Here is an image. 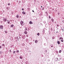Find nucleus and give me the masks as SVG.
Returning <instances> with one entry per match:
<instances>
[{"instance_id": "32", "label": "nucleus", "mask_w": 64, "mask_h": 64, "mask_svg": "<svg viewBox=\"0 0 64 64\" xmlns=\"http://www.w3.org/2000/svg\"><path fill=\"white\" fill-rule=\"evenodd\" d=\"M22 46H25V44H24V43L22 44Z\"/></svg>"}, {"instance_id": "53", "label": "nucleus", "mask_w": 64, "mask_h": 64, "mask_svg": "<svg viewBox=\"0 0 64 64\" xmlns=\"http://www.w3.org/2000/svg\"><path fill=\"white\" fill-rule=\"evenodd\" d=\"M8 5H10V4H9V3H8Z\"/></svg>"}, {"instance_id": "13", "label": "nucleus", "mask_w": 64, "mask_h": 64, "mask_svg": "<svg viewBox=\"0 0 64 64\" xmlns=\"http://www.w3.org/2000/svg\"><path fill=\"white\" fill-rule=\"evenodd\" d=\"M22 13L23 15H25L26 13L24 12V11H23V12H22Z\"/></svg>"}, {"instance_id": "5", "label": "nucleus", "mask_w": 64, "mask_h": 64, "mask_svg": "<svg viewBox=\"0 0 64 64\" xmlns=\"http://www.w3.org/2000/svg\"><path fill=\"white\" fill-rule=\"evenodd\" d=\"M29 39L28 38H26V41L27 42V43H28L29 42Z\"/></svg>"}, {"instance_id": "7", "label": "nucleus", "mask_w": 64, "mask_h": 64, "mask_svg": "<svg viewBox=\"0 0 64 64\" xmlns=\"http://www.w3.org/2000/svg\"><path fill=\"white\" fill-rule=\"evenodd\" d=\"M51 20L52 22L54 23V19L53 18H51Z\"/></svg>"}, {"instance_id": "8", "label": "nucleus", "mask_w": 64, "mask_h": 64, "mask_svg": "<svg viewBox=\"0 0 64 64\" xmlns=\"http://www.w3.org/2000/svg\"><path fill=\"white\" fill-rule=\"evenodd\" d=\"M6 9L7 10H9L10 8H9L8 7H7L6 8Z\"/></svg>"}, {"instance_id": "64", "label": "nucleus", "mask_w": 64, "mask_h": 64, "mask_svg": "<svg viewBox=\"0 0 64 64\" xmlns=\"http://www.w3.org/2000/svg\"><path fill=\"white\" fill-rule=\"evenodd\" d=\"M32 12H34V10H32Z\"/></svg>"}, {"instance_id": "6", "label": "nucleus", "mask_w": 64, "mask_h": 64, "mask_svg": "<svg viewBox=\"0 0 64 64\" xmlns=\"http://www.w3.org/2000/svg\"><path fill=\"white\" fill-rule=\"evenodd\" d=\"M58 60V58H56L55 59V61H57Z\"/></svg>"}, {"instance_id": "1", "label": "nucleus", "mask_w": 64, "mask_h": 64, "mask_svg": "<svg viewBox=\"0 0 64 64\" xmlns=\"http://www.w3.org/2000/svg\"><path fill=\"white\" fill-rule=\"evenodd\" d=\"M3 21L4 22H6V21H7V18H5L4 17H3Z\"/></svg>"}, {"instance_id": "21", "label": "nucleus", "mask_w": 64, "mask_h": 64, "mask_svg": "<svg viewBox=\"0 0 64 64\" xmlns=\"http://www.w3.org/2000/svg\"><path fill=\"white\" fill-rule=\"evenodd\" d=\"M50 46L51 47H52H52H53V44H51L50 45Z\"/></svg>"}, {"instance_id": "26", "label": "nucleus", "mask_w": 64, "mask_h": 64, "mask_svg": "<svg viewBox=\"0 0 64 64\" xmlns=\"http://www.w3.org/2000/svg\"><path fill=\"white\" fill-rule=\"evenodd\" d=\"M16 17L17 18H19V15L18 14H17L16 16Z\"/></svg>"}, {"instance_id": "48", "label": "nucleus", "mask_w": 64, "mask_h": 64, "mask_svg": "<svg viewBox=\"0 0 64 64\" xmlns=\"http://www.w3.org/2000/svg\"><path fill=\"white\" fill-rule=\"evenodd\" d=\"M50 24H50H51V22H49V24Z\"/></svg>"}, {"instance_id": "54", "label": "nucleus", "mask_w": 64, "mask_h": 64, "mask_svg": "<svg viewBox=\"0 0 64 64\" xmlns=\"http://www.w3.org/2000/svg\"><path fill=\"white\" fill-rule=\"evenodd\" d=\"M47 50H46L45 51V52L47 53Z\"/></svg>"}, {"instance_id": "61", "label": "nucleus", "mask_w": 64, "mask_h": 64, "mask_svg": "<svg viewBox=\"0 0 64 64\" xmlns=\"http://www.w3.org/2000/svg\"><path fill=\"white\" fill-rule=\"evenodd\" d=\"M21 18V16H19L20 18Z\"/></svg>"}, {"instance_id": "17", "label": "nucleus", "mask_w": 64, "mask_h": 64, "mask_svg": "<svg viewBox=\"0 0 64 64\" xmlns=\"http://www.w3.org/2000/svg\"><path fill=\"white\" fill-rule=\"evenodd\" d=\"M20 59H23V57L22 56H20Z\"/></svg>"}, {"instance_id": "4", "label": "nucleus", "mask_w": 64, "mask_h": 64, "mask_svg": "<svg viewBox=\"0 0 64 64\" xmlns=\"http://www.w3.org/2000/svg\"><path fill=\"white\" fill-rule=\"evenodd\" d=\"M3 26L2 25H1L0 26V29H3Z\"/></svg>"}, {"instance_id": "31", "label": "nucleus", "mask_w": 64, "mask_h": 64, "mask_svg": "<svg viewBox=\"0 0 64 64\" xmlns=\"http://www.w3.org/2000/svg\"><path fill=\"white\" fill-rule=\"evenodd\" d=\"M13 53L14 54H15V52H16V51H13Z\"/></svg>"}, {"instance_id": "9", "label": "nucleus", "mask_w": 64, "mask_h": 64, "mask_svg": "<svg viewBox=\"0 0 64 64\" xmlns=\"http://www.w3.org/2000/svg\"><path fill=\"white\" fill-rule=\"evenodd\" d=\"M29 24H33V22H32L31 21H30L29 22Z\"/></svg>"}, {"instance_id": "36", "label": "nucleus", "mask_w": 64, "mask_h": 64, "mask_svg": "<svg viewBox=\"0 0 64 64\" xmlns=\"http://www.w3.org/2000/svg\"><path fill=\"white\" fill-rule=\"evenodd\" d=\"M20 39V38H17V40H18V41H19V39Z\"/></svg>"}, {"instance_id": "16", "label": "nucleus", "mask_w": 64, "mask_h": 64, "mask_svg": "<svg viewBox=\"0 0 64 64\" xmlns=\"http://www.w3.org/2000/svg\"><path fill=\"white\" fill-rule=\"evenodd\" d=\"M38 42V41L37 40H35V43H37Z\"/></svg>"}, {"instance_id": "25", "label": "nucleus", "mask_w": 64, "mask_h": 64, "mask_svg": "<svg viewBox=\"0 0 64 64\" xmlns=\"http://www.w3.org/2000/svg\"><path fill=\"white\" fill-rule=\"evenodd\" d=\"M42 13H41L40 14H39V16H42Z\"/></svg>"}, {"instance_id": "51", "label": "nucleus", "mask_w": 64, "mask_h": 64, "mask_svg": "<svg viewBox=\"0 0 64 64\" xmlns=\"http://www.w3.org/2000/svg\"><path fill=\"white\" fill-rule=\"evenodd\" d=\"M60 13H59V12H58V15H60Z\"/></svg>"}, {"instance_id": "40", "label": "nucleus", "mask_w": 64, "mask_h": 64, "mask_svg": "<svg viewBox=\"0 0 64 64\" xmlns=\"http://www.w3.org/2000/svg\"><path fill=\"white\" fill-rule=\"evenodd\" d=\"M45 26L46 27H48V25H47V24H46Z\"/></svg>"}, {"instance_id": "20", "label": "nucleus", "mask_w": 64, "mask_h": 64, "mask_svg": "<svg viewBox=\"0 0 64 64\" xmlns=\"http://www.w3.org/2000/svg\"><path fill=\"white\" fill-rule=\"evenodd\" d=\"M61 39L62 40H63V38H62V37H60V40H61Z\"/></svg>"}, {"instance_id": "35", "label": "nucleus", "mask_w": 64, "mask_h": 64, "mask_svg": "<svg viewBox=\"0 0 64 64\" xmlns=\"http://www.w3.org/2000/svg\"><path fill=\"white\" fill-rule=\"evenodd\" d=\"M51 16H49V18L51 19Z\"/></svg>"}, {"instance_id": "45", "label": "nucleus", "mask_w": 64, "mask_h": 64, "mask_svg": "<svg viewBox=\"0 0 64 64\" xmlns=\"http://www.w3.org/2000/svg\"><path fill=\"white\" fill-rule=\"evenodd\" d=\"M62 22L64 23V20H62Z\"/></svg>"}, {"instance_id": "39", "label": "nucleus", "mask_w": 64, "mask_h": 64, "mask_svg": "<svg viewBox=\"0 0 64 64\" xmlns=\"http://www.w3.org/2000/svg\"><path fill=\"white\" fill-rule=\"evenodd\" d=\"M62 19H64V16H62Z\"/></svg>"}, {"instance_id": "30", "label": "nucleus", "mask_w": 64, "mask_h": 64, "mask_svg": "<svg viewBox=\"0 0 64 64\" xmlns=\"http://www.w3.org/2000/svg\"><path fill=\"white\" fill-rule=\"evenodd\" d=\"M34 20H37V18L35 17V18H34Z\"/></svg>"}, {"instance_id": "14", "label": "nucleus", "mask_w": 64, "mask_h": 64, "mask_svg": "<svg viewBox=\"0 0 64 64\" xmlns=\"http://www.w3.org/2000/svg\"><path fill=\"white\" fill-rule=\"evenodd\" d=\"M22 1L23 3H24L25 2V0H22Z\"/></svg>"}, {"instance_id": "18", "label": "nucleus", "mask_w": 64, "mask_h": 64, "mask_svg": "<svg viewBox=\"0 0 64 64\" xmlns=\"http://www.w3.org/2000/svg\"><path fill=\"white\" fill-rule=\"evenodd\" d=\"M45 13H46L47 16H48V12H45Z\"/></svg>"}, {"instance_id": "10", "label": "nucleus", "mask_w": 64, "mask_h": 64, "mask_svg": "<svg viewBox=\"0 0 64 64\" xmlns=\"http://www.w3.org/2000/svg\"><path fill=\"white\" fill-rule=\"evenodd\" d=\"M2 47H3V48H5V44H3L2 45Z\"/></svg>"}, {"instance_id": "19", "label": "nucleus", "mask_w": 64, "mask_h": 64, "mask_svg": "<svg viewBox=\"0 0 64 64\" xmlns=\"http://www.w3.org/2000/svg\"><path fill=\"white\" fill-rule=\"evenodd\" d=\"M7 21L8 22V24H10V21L8 20H7Z\"/></svg>"}, {"instance_id": "50", "label": "nucleus", "mask_w": 64, "mask_h": 64, "mask_svg": "<svg viewBox=\"0 0 64 64\" xmlns=\"http://www.w3.org/2000/svg\"><path fill=\"white\" fill-rule=\"evenodd\" d=\"M34 2H36V0H34Z\"/></svg>"}, {"instance_id": "62", "label": "nucleus", "mask_w": 64, "mask_h": 64, "mask_svg": "<svg viewBox=\"0 0 64 64\" xmlns=\"http://www.w3.org/2000/svg\"><path fill=\"white\" fill-rule=\"evenodd\" d=\"M52 39H54V38H53V37H52Z\"/></svg>"}, {"instance_id": "11", "label": "nucleus", "mask_w": 64, "mask_h": 64, "mask_svg": "<svg viewBox=\"0 0 64 64\" xmlns=\"http://www.w3.org/2000/svg\"><path fill=\"white\" fill-rule=\"evenodd\" d=\"M24 33L25 34H27V31H25L24 32Z\"/></svg>"}, {"instance_id": "23", "label": "nucleus", "mask_w": 64, "mask_h": 64, "mask_svg": "<svg viewBox=\"0 0 64 64\" xmlns=\"http://www.w3.org/2000/svg\"><path fill=\"white\" fill-rule=\"evenodd\" d=\"M42 32L43 33H45V30L44 29L42 31Z\"/></svg>"}, {"instance_id": "12", "label": "nucleus", "mask_w": 64, "mask_h": 64, "mask_svg": "<svg viewBox=\"0 0 64 64\" xmlns=\"http://www.w3.org/2000/svg\"><path fill=\"white\" fill-rule=\"evenodd\" d=\"M19 36H22V34L20 33H19V34H18Z\"/></svg>"}, {"instance_id": "47", "label": "nucleus", "mask_w": 64, "mask_h": 64, "mask_svg": "<svg viewBox=\"0 0 64 64\" xmlns=\"http://www.w3.org/2000/svg\"><path fill=\"white\" fill-rule=\"evenodd\" d=\"M40 25H42V24L41 23H40Z\"/></svg>"}, {"instance_id": "46", "label": "nucleus", "mask_w": 64, "mask_h": 64, "mask_svg": "<svg viewBox=\"0 0 64 64\" xmlns=\"http://www.w3.org/2000/svg\"><path fill=\"white\" fill-rule=\"evenodd\" d=\"M42 10H44V7L42 8Z\"/></svg>"}, {"instance_id": "55", "label": "nucleus", "mask_w": 64, "mask_h": 64, "mask_svg": "<svg viewBox=\"0 0 64 64\" xmlns=\"http://www.w3.org/2000/svg\"><path fill=\"white\" fill-rule=\"evenodd\" d=\"M11 52V50H10V53Z\"/></svg>"}, {"instance_id": "63", "label": "nucleus", "mask_w": 64, "mask_h": 64, "mask_svg": "<svg viewBox=\"0 0 64 64\" xmlns=\"http://www.w3.org/2000/svg\"><path fill=\"white\" fill-rule=\"evenodd\" d=\"M54 8H52V10L53 11V10H54Z\"/></svg>"}, {"instance_id": "38", "label": "nucleus", "mask_w": 64, "mask_h": 64, "mask_svg": "<svg viewBox=\"0 0 64 64\" xmlns=\"http://www.w3.org/2000/svg\"><path fill=\"white\" fill-rule=\"evenodd\" d=\"M53 29L52 28H50V30H51V31H52V30H53Z\"/></svg>"}, {"instance_id": "60", "label": "nucleus", "mask_w": 64, "mask_h": 64, "mask_svg": "<svg viewBox=\"0 0 64 64\" xmlns=\"http://www.w3.org/2000/svg\"><path fill=\"white\" fill-rule=\"evenodd\" d=\"M27 9H28V10H29V9H30V8H27Z\"/></svg>"}, {"instance_id": "59", "label": "nucleus", "mask_w": 64, "mask_h": 64, "mask_svg": "<svg viewBox=\"0 0 64 64\" xmlns=\"http://www.w3.org/2000/svg\"><path fill=\"white\" fill-rule=\"evenodd\" d=\"M2 53H1V51H0V54H1Z\"/></svg>"}, {"instance_id": "29", "label": "nucleus", "mask_w": 64, "mask_h": 64, "mask_svg": "<svg viewBox=\"0 0 64 64\" xmlns=\"http://www.w3.org/2000/svg\"><path fill=\"white\" fill-rule=\"evenodd\" d=\"M61 52H62V50H60L59 51V53H61Z\"/></svg>"}, {"instance_id": "57", "label": "nucleus", "mask_w": 64, "mask_h": 64, "mask_svg": "<svg viewBox=\"0 0 64 64\" xmlns=\"http://www.w3.org/2000/svg\"><path fill=\"white\" fill-rule=\"evenodd\" d=\"M57 27H59V24H57Z\"/></svg>"}, {"instance_id": "24", "label": "nucleus", "mask_w": 64, "mask_h": 64, "mask_svg": "<svg viewBox=\"0 0 64 64\" xmlns=\"http://www.w3.org/2000/svg\"><path fill=\"white\" fill-rule=\"evenodd\" d=\"M16 53H18L19 52V51L18 50H16Z\"/></svg>"}, {"instance_id": "42", "label": "nucleus", "mask_w": 64, "mask_h": 64, "mask_svg": "<svg viewBox=\"0 0 64 64\" xmlns=\"http://www.w3.org/2000/svg\"><path fill=\"white\" fill-rule=\"evenodd\" d=\"M44 24H45V23H46V21H44Z\"/></svg>"}, {"instance_id": "34", "label": "nucleus", "mask_w": 64, "mask_h": 64, "mask_svg": "<svg viewBox=\"0 0 64 64\" xmlns=\"http://www.w3.org/2000/svg\"><path fill=\"white\" fill-rule=\"evenodd\" d=\"M37 35H38V36H39V35H40V34H39V33H38L37 34Z\"/></svg>"}, {"instance_id": "3", "label": "nucleus", "mask_w": 64, "mask_h": 64, "mask_svg": "<svg viewBox=\"0 0 64 64\" xmlns=\"http://www.w3.org/2000/svg\"><path fill=\"white\" fill-rule=\"evenodd\" d=\"M24 23V22H23V21H22V20H21L20 22V24L21 25H22V26H23V25H24V24H23Z\"/></svg>"}, {"instance_id": "52", "label": "nucleus", "mask_w": 64, "mask_h": 64, "mask_svg": "<svg viewBox=\"0 0 64 64\" xmlns=\"http://www.w3.org/2000/svg\"><path fill=\"white\" fill-rule=\"evenodd\" d=\"M22 10L23 11H24V8H22Z\"/></svg>"}, {"instance_id": "33", "label": "nucleus", "mask_w": 64, "mask_h": 64, "mask_svg": "<svg viewBox=\"0 0 64 64\" xmlns=\"http://www.w3.org/2000/svg\"><path fill=\"white\" fill-rule=\"evenodd\" d=\"M27 30V28L26 27L25 28V30L26 31Z\"/></svg>"}, {"instance_id": "58", "label": "nucleus", "mask_w": 64, "mask_h": 64, "mask_svg": "<svg viewBox=\"0 0 64 64\" xmlns=\"http://www.w3.org/2000/svg\"><path fill=\"white\" fill-rule=\"evenodd\" d=\"M0 49H1L2 48V47H1V46H0Z\"/></svg>"}, {"instance_id": "27", "label": "nucleus", "mask_w": 64, "mask_h": 64, "mask_svg": "<svg viewBox=\"0 0 64 64\" xmlns=\"http://www.w3.org/2000/svg\"><path fill=\"white\" fill-rule=\"evenodd\" d=\"M4 32H5L6 34H7V33L8 32H7V31L6 30L4 31Z\"/></svg>"}, {"instance_id": "44", "label": "nucleus", "mask_w": 64, "mask_h": 64, "mask_svg": "<svg viewBox=\"0 0 64 64\" xmlns=\"http://www.w3.org/2000/svg\"><path fill=\"white\" fill-rule=\"evenodd\" d=\"M19 2V3H18V4L20 3H20H21V1L20 0Z\"/></svg>"}, {"instance_id": "22", "label": "nucleus", "mask_w": 64, "mask_h": 64, "mask_svg": "<svg viewBox=\"0 0 64 64\" xmlns=\"http://www.w3.org/2000/svg\"><path fill=\"white\" fill-rule=\"evenodd\" d=\"M57 43H58V44H60V42L59 41H58Z\"/></svg>"}, {"instance_id": "49", "label": "nucleus", "mask_w": 64, "mask_h": 64, "mask_svg": "<svg viewBox=\"0 0 64 64\" xmlns=\"http://www.w3.org/2000/svg\"><path fill=\"white\" fill-rule=\"evenodd\" d=\"M26 37H28V35L27 34H26Z\"/></svg>"}, {"instance_id": "43", "label": "nucleus", "mask_w": 64, "mask_h": 64, "mask_svg": "<svg viewBox=\"0 0 64 64\" xmlns=\"http://www.w3.org/2000/svg\"><path fill=\"white\" fill-rule=\"evenodd\" d=\"M61 41L62 42H63L64 41H63V40H61Z\"/></svg>"}, {"instance_id": "28", "label": "nucleus", "mask_w": 64, "mask_h": 64, "mask_svg": "<svg viewBox=\"0 0 64 64\" xmlns=\"http://www.w3.org/2000/svg\"><path fill=\"white\" fill-rule=\"evenodd\" d=\"M10 26L11 27H12H12H13V26H14V25L13 24L11 25Z\"/></svg>"}, {"instance_id": "2", "label": "nucleus", "mask_w": 64, "mask_h": 64, "mask_svg": "<svg viewBox=\"0 0 64 64\" xmlns=\"http://www.w3.org/2000/svg\"><path fill=\"white\" fill-rule=\"evenodd\" d=\"M26 36L25 35H22V38L23 39H24L25 38V37Z\"/></svg>"}, {"instance_id": "56", "label": "nucleus", "mask_w": 64, "mask_h": 64, "mask_svg": "<svg viewBox=\"0 0 64 64\" xmlns=\"http://www.w3.org/2000/svg\"><path fill=\"white\" fill-rule=\"evenodd\" d=\"M56 21H55L54 22V24H56Z\"/></svg>"}, {"instance_id": "15", "label": "nucleus", "mask_w": 64, "mask_h": 64, "mask_svg": "<svg viewBox=\"0 0 64 64\" xmlns=\"http://www.w3.org/2000/svg\"><path fill=\"white\" fill-rule=\"evenodd\" d=\"M25 63L26 64H28L29 63V62L28 61H26L25 62Z\"/></svg>"}, {"instance_id": "37", "label": "nucleus", "mask_w": 64, "mask_h": 64, "mask_svg": "<svg viewBox=\"0 0 64 64\" xmlns=\"http://www.w3.org/2000/svg\"><path fill=\"white\" fill-rule=\"evenodd\" d=\"M29 44H30V45H31V44H32V42H31L30 43H29Z\"/></svg>"}, {"instance_id": "41", "label": "nucleus", "mask_w": 64, "mask_h": 64, "mask_svg": "<svg viewBox=\"0 0 64 64\" xmlns=\"http://www.w3.org/2000/svg\"><path fill=\"white\" fill-rule=\"evenodd\" d=\"M10 32H11L12 33H13L14 32L13 31H10Z\"/></svg>"}]
</instances>
